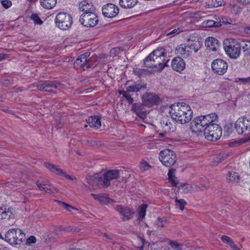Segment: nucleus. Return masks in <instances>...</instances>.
I'll return each mask as SVG.
<instances>
[{
	"label": "nucleus",
	"instance_id": "obj_55",
	"mask_svg": "<svg viewBox=\"0 0 250 250\" xmlns=\"http://www.w3.org/2000/svg\"><path fill=\"white\" fill-rule=\"evenodd\" d=\"M237 2L243 5L250 4V0H236Z\"/></svg>",
	"mask_w": 250,
	"mask_h": 250
},
{
	"label": "nucleus",
	"instance_id": "obj_44",
	"mask_svg": "<svg viewBox=\"0 0 250 250\" xmlns=\"http://www.w3.org/2000/svg\"><path fill=\"white\" fill-rule=\"evenodd\" d=\"M50 187V188H47L45 187L44 189H42V190L50 194L57 193L59 192V190L57 188L54 187L53 186L52 187Z\"/></svg>",
	"mask_w": 250,
	"mask_h": 250
},
{
	"label": "nucleus",
	"instance_id": "obj_25",
	"mask_svg": "<svg viewBox=\"0 0 250 250\" xmlns=\"http://www.w3.org/2000/svg\"><path fill=\"white\" fill-rule=\"evenodd\" d=\"M177 54L182 57L186 58L188 57L191 53L187 44H180L176 48Z\"/></svg>",
	"mask_w": 250,
	"mask_h": 250
},
{
	"label": "nucleus",
	"instance_id": "obj_58",
	"mask_svg": "<svg viewBox=\"0 0 250 250\" xmlns=\"http://www.w3.org/2000/svg\"><path fill=\"white\" fill-rule=\"evenodd\" d=\"M169 181L171 183L172 186L176 187L177 186L178 183L176 182V181L174 179V178H172V180H169Z\"/></svg>",
	"mask_w": 250,
	"mask_h": 250
},
{
	"label": "nucleus",
	"instance_id": "obj_54",
	"mask_svg": "<svg viewBox=\"0 0 250 250\" xmlns=\"http://www.w3.org/2000/svg\"><path fill=\"white\" fill-rule=\"evenodd\" d=\"M238 80L243 83H246L250 81V77L246 78H238Z\"/></svg>",
	"mask_w": 250,
	"mask_h": 250
},
{
	"label": "nucleus",
	"instance_id": "obj_46",
	"mask_svg": "<svg viewBox=\"0 0 250 250\" xmlns=\"http://www.w3.org/2000/svg\"><path fill=\"white\" fill-rule=\"evenodd\" d=\"M241 8L238 5H233L231 7V12L235 15H238L241 12Z\"/></svg>",
	"mask_w": 250,
	"mask_h": 250
},
{
	"label": "nucleus",
	"instance_id": "obj_62",
	"mask_svg": "<svg viewBox=\"0 0 250 250\" xmlns=\"http://www.w3.org/2000/svg\"><path fill=\"white\" fill-rule=\"evenodd\" d=\"M245 31L248 34L250 35V27L245 28Z\"/></svg>",
	"mask_w": 250,
	"mask_h": 250
},
{
	"label": "nucleus",
	"instance_id": "obj_59",
	"mask_svg": "<svg viewBox=\"0 0 250 250\" xmlns=\"http://www.w3.org/2000/svg\"><path fill=\"white\" fill-rule=\"evenodd\" d=\"M59 175H60L63 176H64L65 177H66V178H67V179H68L69 180H73V178H72V177L70 176L69 175L66 174L64 171H63V174H59Z\"/></svg>",
	"mask_w": 250,
	"mask_h": 250
},
{
	"label": "nucleus",
	"instance_id": "obj_15",
	"mask_svg": "<svg viewBox=\"0 0 250 250\" xmlns=\"http://www.w3.org/2000/svg\"><path fill=\"white\" fill-rule=\"evenodd\" d=\"M228 67L227 63L222 59L215 60L211 63L213 71L218 75L225 74L228 69Z\"/></svg>",
	"mask_w": 250,
	"mask_h": 250
},
{
	"label": "nucleus",
	"instance_id": "obj_38",
	"mask_svg": "<svg viewBox=\"0 0 250 250\" xmlns=\"http://www.w3.org/2000/svg\"><path fill=\"white\" fill-rule=\"evenodd\" d=\"M133 72L139 78H141L148 75L149 71L146 69L136 68L133 69Z\"/></svg>",
	"mask_w": 250,
	"mask_h": 250
},
{
	"label": "nucleus",
	"instance_id": "obj_47",
	"mask_svg": "<svg viewBox=\"0 0 250 250\" xmlns=\"http://www.w3.org/2000/svg\"><path fill=\"white\" fill-rule=\"evenodd\" d=\"M169 244L172 248H173L175 250H181V247L182 245L180 244L177 243L175 241H171L170 242Z\"/></svg>",
	"mask_w": 250,
	"mask_h": 250
},
{
	"label": "nucleus",
	"instance_id": "obj_10",
	"mask_svg": "<svg viewBox=\"0 0 250 250\" xmlns=\"http://www.w3.org/2000/svg\"><path fill=\"white\" fill-rule=\"evenodd\" d=\"M55 23L60 29L67 30L72 24V18L66 13H60L56 15Z\"/></svg>",
	"mask_w": 250,
	"mask_h": 250
},
{
	"label": "nucleus",
	"instance_id": "obj_9",
	"mask_svg": "<svg viewBox=\"0 0 250 250\" xmlns=\"http://www.w3.org/2000/svg\"><path fill=\"white\" fill-rule=\"evenodd\" d=\"M222 128L217 124L210 123L204 129V135L209 141H216L222 135Z\"/></svg>",
	"mask_w": 250,
	"mask_h": 250
},
{
	"label": "nucleus",
	"instance_id": "obj_28",
	"mask_svg": "<svg viewBox=\"0 0 250 250\" xmlns=\"http://www.w3.org/2000/svg\"><path fill=\"white\" fill-rule=\"evenodd\" d=\"M86 122L91 127H94L98 129L101 126L100 119L97 116L88 117V118L86 119Z\"/></svg>",
	"mask_w": 250,
	"mask_h": 250
},
{
	"label": "nucleus",
	"instance_id": "obj_40",
	"mask_svg": "<svg viewBox=\"0 0 250 250\" xmlns=\"http://www.w3.org/2000/svg\"><path fill=\"white\" fill-rule=\"evenodd\" d=\"M176 206L180 209L181 210H183L185 208V206L187 204V202L183 199H175Z\"/></svg>",
	"mask_w": 250,
	"mask_h": 250
},
{
	"label": "nucleus",
	"instance_id": "obj_57",
	"mask_svg": "<svg viewBox=\"0 0 250 250\" xmlns=\"http://www.w3.org/2000/svg\"><path fill=\"white\" fill-rule=\"evenodd\" d=\"M172 171H173V170L171 169H169V170H168V172L167 174L168 176V180H171V179L172 180V178H174L172 174Z\"/></svg>",
	"mask_w": 250,
	"mask_h": 250
},
{
	"label": "nucleus",
	"instance_id": "obj_27",
	"mask_svg": "<svg viewBox=\"0 0 250 250\" xmlns=\"http://www.w3.org/2000/svg\"><path fill=\"white\" fill-rule=\"evenodd\" d=\"M179 187H181L183 191L185 193L198 191V189L200 188L198 185L189 184H180Z\"/></svg>",
	"mask_w": 250,
	"mask_h": 250
},
{
	"label": "nucleus",
	"instance_id": "obj_13",
	"mask_svg": "<svg viewBox=\"0 0 250 250\" xmlns=\"http://www.w3.org/2000/svg\"><path fill=\"white\" fill-rule=\"evenodd\" d=\"M142 101L143 105L149 107L157 104L160 98L155 93L147 92L142 95Z\"/></svg>",
	"mask_w": 250,
	"mask_h": 250
},
{
	"label": "nucleus",
	"instance_id": "obj_24",
	"mask_svg": "<svg viewBox=\"0 0 250 250\" xmlns=\"http://www.w3.org/2000/svg\"><path fill=\"white\" fill-rule=\"evenodd\" d=\"M132 104L131 111L141 118L144 119L146 117V114L143 105L140 103H133Z\"/></svg>",
	"mask_w": 250,
	"mask_h": 250
},
{
	"label": "nucleus",
	"instance_id": "obj_48",
	"mask_svg": "<svg viewBox=\"0 0 250 250\" xmlns=\"http://www.w3.org/2000/svg\"><path fill=\"white\" fill-rule=\"evenodd\" d=\"M1 3L5 9H8L12 6V2L9 0H2Z\"/></svg>",
	"mask_w": 250,
	"mask_h": 250
},
{
	"label": "nucleus",
	"instance_id": "obj_41",
	"mask_svg": "<svg viewBox=\"0 0 250 250\" xmlns=\"http://www.w3.org/2000/svg\"><path fill=\"white\" fill-rule=\"evenodd\" d=\"M226 155L224 154H220L218 155L217 156H216L215 159L212 162V165H217L219 163L224 161L226 158Z\"/></svg>",
	"mask_w": 250,
	"mask_h": 250
},
{
	"label": "nucleus",
	"instance_id": "obj_14",
	"mask_svg": "<svg viewBox=\"0 0 250 250\" xmlns=\"http://www.w3.org/2000/svg\"><path fill=\"white\" fill-rule=\"evenodd\" d=\"M60 84L55 81H41L37 84V88L40 91L44 92H53L54 89H57Z\"/></svg>",
	"mask_w": 250,
	"mask_h": 250
},
{
	"label": "nucleus",
	"instance_id": "obj_29",
	"mask_svg": "<svg viewBox=\"0 0 250 250\" xmlns=\"http://www.w3.org/2000/svg\"><path fill=\"white\" fill-rule=\"evenodd\" d=\"M230 22L229 21H225L224 20L222 19V21H220L219 22L215 21L213 20H207L205 21L204 23L205 24L206 26L208 27H219L221 26L222 25L221 22L224 23L225 24H231V20H230Z\"/></svg>",
	"mask_w": 250,
	"mask_h": 250
},
{
	"label": "nucleus",
	"instance_id": "obj_21",
	"mask_svg": "<svg viewBox=\"0 0 250 250\" xmlns=\"http://www.w3.org/2000/svg\"><path fill=\"white\" fill-rule=\"evenodd\" d=\"M90 52H87L80 55L74 63V66L75 68L79 69L80 68L85 66L86 62L87 61V58L90 56Z\"/></svg>",
	"mask_w": 250,
	"mask_h": 250
},
{
	"label": "nucleus",
	"instance_id": "obj_23",
	"mask_svg": "<svg viewBox=\"0 0 250 250\" xmlns=\"http://www.w3.org/2000/svg\"><path fill=\"white\" fill-rule=\"evenodd\" d=\"M79 9L84 13L95 12V8L91 2L84 0L79 4Z\"/></svg>",
	"mask_w": 250,
	"mask_h": 250
},
{
	"label": "nucleus",
	"instance_id": "obj_12",
	"mask_svg": "<svg viewBox=\"0 0 250 250\" xmlns=\"http://www.w3.org/2000/svg\"><path fill=\"white\" fill-rule=\"evenodd\" d=\"M235 128L239 134H249L250 132V119L246 117L239 118L236 122Z\"/></svg>",
	"mask_w": 250,
	"mask_h": 250
},
{
	"label": "nucleus",
	"instance_id": "obj_6",
	"mask_svg": "<svg viewBox=\"0 0 250 250\" xmlns=\"http://www.w3.org/2000/svg\"><path fill=\"white\" fill-rule=\"evenodd\" d=\"M23 231L18 229H9L5 234L4 240L11 245H20L24 239Z\"/></svg>",
	"mask_w": 250,
	"mask_h": 250
},
{
	"label": "nucleus",
	"instance_id": "obj_34",
	"mask_svg": "<svg viewBox=\"0 0 250 250\" xmlns=\"http://www.w3.org/2000/svg\"><path fill=\"white\" fill-rule=\"evenodd\" d=\"M44 166L49 169L51 172L56 173L59 175L63 173V171L62 169L57 168L54 165L47 162H44Z\"/></svg>",
	"mask_w": 250,
	"mask_h": 250
},
{
	"label": "nucleus",
	"instance_id": "obj_61",
	"mask_svg": "<svg viewBox=\"0 0 250 250\" xmlns=\"http://www.w3.org/2000/svg\"><path fill=\"white\" fill-rule=\"evenodd\" d=\"M6 55L3 53L0 54V61L4 60L5 58Z\"/></svg>",
	"mask_w": 250,
	"mask_h": 250
},
{
	"label": "nucleus",
	"instance_id": "obj_50",
	"mask_svg": "<svg viewBox=\"0 0 250 250\" xmlns=\"http://www.w3.org/2000/svg\"><path fill=\"white\" fill-rule=\"evenodd\" d=\"M200 188L198 189V191L199 190H204L208 189L209 187V184L208 182L206 183L205 184H202L200 186H198Z\"/></svg>",
	"mask_w": 250,
	"mask_h": 250
},
{
	"label": "nucleus",
	"instance_id": "obj_33",
	"mask_svg": "<svg viewBox=\"0 0 250 250\" xmlns=\"http://www.w3.org/2000/svg\"><path fill=\"white\" fill-rule=\"evenodd\" d=\"M41 5L44 8H53L57 3V0H40Z\"/></svg>",
	"mask_w": 250,
	"mask_h": 250
},
{
	"label": "nucleus",
	"instance_id": "obj_18",
	"mask_svg": "<svg viewBox=\"0 0 250 250\" xmlns=\"http://www.w3.org/2000/svg\"><path fill=\"white\" fill-rule=\"evenodd\" d=\"M14 209L13 208L2 206L0 208V219L9 220L10 218L14 217Z\"/></svg>",
	"mask_w": 250,
	"mask_h": 250
},
{
	"label": "nucleus",
	"instance_id": "obj_17",
	"mask_svg": "<svg viewBox=\"0 0 250 250\" xmlns=\"http://www.w3.org/2000/svg\"><path fill=\"white\" fill-rule=\"evenodd\" d=\"M115 209L122 216V220L124 221L128 220L132 218L134 213V211L130 208L124 207L121 205H117Z\"/></svg>",
	"mask_w": 250,
	"mask_h": 250
},
{
	"label": "nucleus",
	"instance_id": "obj_45",
	"mask_svg": "<svg viewBox=\"0 0 250 250\" xmlns=\"http://www.w3.org/2000/svg\"><path fill=\"white\" fill-rule=\"evenodd\" d=\"M150 167V166L145 161L142 162L140 163V168L143 171L148 170Z\"/></svg>",
	"mask_w": 250,
	"mask_h": 250
},
{
	"label": "nucleus",
	"instance_id": "obj_42",
	"mask_svg": "<svg viewBox=\"0 0 250 250\" xmlns=\"http://www.w3.org/2000/svg\"><path fill=\"white\" fill-rule=\"evenodd\" d=\"M239 45H241L240 48L242 47L243 49L244 52L250 48V41H243Z\"/></svg>",
	"mask_w": 250,
	"mask_h": 250
},
{
	"label": "nucleus",
	"instance_id": "obj_60",
	"mask_svg": "<svg viewBox=\"0 0 250 250\" xmlns=\"http://www.w3.org/2000/svg\"><path fill=\"white\" fill-rule=\"evenodd\" d=\"M224 1H218L217 2V3H214V5H213V6L214 7H218V6H221L222 5L224 4Z\"/></svg>",
	"mask_w": 250,
	"mask_h": 250
},
{
	"label": "nucleus",
	"instance_id": "obj_37",
	"mask_svg": "<svg viewBox=\"0 0 250 250\" xmlns=\"http://www.w3.org/2000/svg\"><path fill=\"white\" fill-rule=\"evenodd\" d=\"M98 60L95 57H91L87 58V61L86 62L85 67L86 68H94L98 64Z\"/></svg>",
	"mask_w": 250,
	"mask_h": 250
},
{
	"label": "nucleus",
	"instance_id": "obj_26",
	"mask_svg": "<svg viewBox=\"0 0 250 250\" xmlns=\"http://www.w3.org/2000/svg\"><path fill=\"white\" fill-rule=\"evenodd\" d=\"M161 124L165 132H173L175 129L174 125L167 118H164L161 121Z\"/></svg>",
	"mask_w": 250,
	"mask_h": 250
},
{
	"label": "nucleus",
	"instance_id": "obj_39",
	"mask_svg": "<svg viewBox=\"0 0 250 250\" xmlns=\"http://www.w3.org/2000/svg\"><path fill=\"white\" fill-rule=\"evenodd\" d=\"M221 239L223 242L228 244L233 250L237 247L232 240L226 235L222 236Z\"/></svg>",
	"mask_w": 250,
	"mask_h": 250
},
{
	"label": "nucleus",
	"instance_id": "obj_1",
	"mask_svg": "<svg viewBox=\"0 0 250 250\" xmlns=\"http://www.w3.org/2000/svg\"><path fill=\"white\" fill-rule=\"evenodd\" d=\"M168 112L171 118L181 124L188 123L192 117L193 112L190 107L184 103L172 104Z\"/></svg>",
	"mask_w": 250,
	"mask_h": 250
},
{
	"label": "nucleus",
	"instance_id": "obj_52",
	"mask_svg": "<svg viewBox=\"0 0 250 250\" xmlns=\"http://www.w3.org/2000/svg\"><path fill=\"white\" fill-rule=\"evenodd\" d=\"M36 242V238L34 236H31L27 239V243L29 244L35 243Z\"/></svg>",
	"mask_w": 250,
	"mask_h": 250
},
{
	"label": "nucleus",
	"instance_id": "obj_56",
	"mask_svg": "<svg viewBox=\"0 0 250 250\" xmlns=\"http://www.w3.org/2000/svg\"><path fill=\"white\" fill-rule=\"evenodd\" d=\"M139 240L140 241L141 243V245L140 246H138V248L139 249V250H143L144 245V239L139 237Z\"/></svg>",
	"mask_w": 250,
	"mask_h": 250
},
{
	"label": "nucleus",
	"instance_id": "obj_32",
	"mask_svg": "<svg viewBox=\"0 0 250 250\" xmlns=\"http://www.w3.org/2000/svg\"><path fill=\"white\" fill-rule=\"evenodd\" d=\"M227 179L231 183H237L240 181V176L238 173L231 171L227 174Z\"/></svg>",
	"mask_w": 250,
	"mask_h": 250
},
{
	"label": "nucleus",
	"instance_id": "obj_11",
	"mask_svg": "<svg viewBox=\"0 0 250 250\" xmlns=\"http://www.w3.org/2000/svg\"><path fill=\"white\" fill-rule=\"evenodd\" d=\"M80 22L84 26L94 27L98 22V17L95 12L83 13L80 17Z\"/></svg>",
	"mask_w": 250,
	"mask_h": 250
},
{
	"label": "nucleus",
	"instance_id": "obj_30",
	"mask_svg": "<svg viewBox=\"0 0 250 250\" xmlns=\"http://www.w3.org/2000/svg\"><path fill=\"white\" fill-rule=\"evenodd\" d=\"M187 45L188 47L189 50L191 52L193 51L195 53H196L201 48L202 46V44L198 41H189Z\"/></svg>",
	"mask_w": 250,
	"mask_h": 250
},
{
	"label": "nucleus",
	"instance_id": "obj_35",
	"mask_svg": "<svg viewBox=\"0 0 250 250\" xmlns=\"http://www.w3.org/2000/svg\"><path fill=\"white\" fill-rule=\"evenodd\" d=\"M147 207V205L146 204H144L140 206L139 207L138 209V219L140 220H142L145 215H146V209Z\"/></svg>",
	"mask_w": 250,
	"mask_h": 250
},
{
	"label": "nucleus",
	"instance_id": "obj_22",
	"mask_svg": "<svg viewBox=\"0 0 250 250\" xmlns=\"http://www.w3.org/2000/svg\"><path fill=\"white\" fill-rule=\"evenodd\" d=\"M205 45L209 50L216 51L220 46V42L218 40L213 37H208L206 40Z\"/></svg>",
	"mask_w": 250,
	"mask_h": 250
},
{
	"label": "nucleus",
	"instance_id": "obj_63",
	"mask_svg": "<svg viewBox=\"0 0 250 250\" xmlns=\"http://www.w3.org/2000/svg\"><path fill=\"white\" fill-rule=\"evenodd\" d=\"M245 55L248 56L250 58V48L247 50L246 51L244 52Z\"/></svg>",
	"mask_w": 250,
	"mask_h": 250
},
{
	"label": "nucleus",
	"instance_id": "obj_20",
	"mask_svg": "<svg viewBox=\"0 0 250 250\" xmlns=\"http://www.w3.org/2000/svg\"><path fill=\"white\" fill-rule=\"evenodd\" d=\"M185 66L186 63L181 57H176L171 62V67L173 69L179 72L183 71L185 68Z\"/></svg>",
	"mask_w": 250,
	"mask_h": 250
},
{
	"label": "nucleus",
	"instance_id": "obj_4",
	"mask_svg": "<svg viewBox=\"0 0 250 250\" xmlns=\"http://www.w3.org/2000/svg\"><path fill=\"white\" fill-rule=\"evenodd\" d=\"M119 170L117 169L110 170L104 174L96 173L91 178L93 183L105 187H108L110 184V181L116 179L119 176Z\"/></svg>",
	"mask_w": 250,
	"mask_h": 250
},
{
	"label": "nucleus",
	"instance_id": "obj_7",
	"mask_svg": "<svg viewBox=\"0 0 250 250\" xmlns=\"http://www.w3.org/2000/svg\"><path fill=\"white\" fill-rule=\"evenodd\" d=\"M239 43L233 39L226 40L224 42V48L227 54L232 59H236L240 54Z\"/></svg>",
	"mask_w": 250,
	"mask_h": 250
},
{
	"label": "nucleus",
	"instance_id": "obj_8",
	"mask_svg": "<svg viewBox=\"0 0 250 250\" xmlns=\"http://www.w3.org/2000/svg\"><path fill=\"white\" fill-rule=\"evenodd\" d=\"M159 159L162 164L167 167L173 166L177 161L175 153L169 149H165L161 151L159 154Z\"/></svg>",
	"mask_w": 250,
	"mask_h": 250
},
{
	"label": "nucleus",
	"instance_id": "obj_64",
	"mask_svg": "<svg viewBox=\"0 0 250 250\" xmlns=\"http://www.w3.org/2000/svg\"><path fill=\"white\" fill-rule=\"evenodd\" d=\"M166 132H165V133H160L159 135L161 137H164L165 136V135L166 134Z\"/></svg>",
	"mask_w": 250,
	"mask_h": 250
},
{
	"label": "nucleus",
	"instance_id": "obj_5",
	"mask_svg": "<svg viewBox=\"0 0 250 250\" xmlns=\"http://www.w3.org/2000/svg\"><path fill=\"white\" fill-rule=\"evenodd\" d=\"M147 88L146 84L141 81L133 83L131 85L127 86L125 90H119L120 95H122L126 99L129 104H133L134 100L130 94V92L137 93L141 90H144Z\"/></svg>",
	"mask_w": 250,
	"mask_h": 250
},
{
	"label": "nucleus",
	"instance_id": "obj_36",
	"mask_svg": "<svg viewBox=\"0 0 250 250\" xmlns=\"http://www.w3.org/2000/svg\"><path fill=\"white\" fill-rule=\"evenodd\" d=\"M36 185L39 189L42 191L44 189L45 186H48L49 187H52V185L50 184L47 180L45 179H39L36 182Z\"/></svg>",
	"mask_w": 250,
	"mask_h": 250
},
{
	"label": "nucleus",
	"instance_id": "obj_19",
	"mask_svg": "<svg viewBox=\"0 0 250 250\" xmlns=\"http://www.w3.org/2000/svg\"><path fill=\"white\" fill-rule=\"evenodd\" d=\"M90 195L95 200H97L102 205H107L110 203L115 202V201L110 198L106 194L100 193L96 194L91 193Z\"/></svg>",
	"mask_w": 250,
	"mask_h": 250
},
{
	"label": "nucleus",
	"instance_id": "obj_51",
	"mask_svg": "<svg viewBox=\"0 0 250 250\" xmlns=\"http://www.w3.org/2000/svg\"><path fill=\"white\" fill-rule=\"evenodd\" d=\"M59 203H60L61 205H62L64 207V208L68 210V211H70V208H73L70 205H69L68 204L64 203V202H61V201H58Z\"/></svg>",
	"mask_w": 250,
	"mask_h": 250
},
{
	"label": "nucleus",
	"instance_id": "obj_2",
	"mask_svg": "<svg viewBox=\"0 0 250 250\" xmlns=\"http://www.w3.org/2000/svg\"><path fill=\"white\" fill-rule=\"evenodd\" d=\"M165 49L163 48H157L152 52L144 60V64L146 67L156 68V70L161 71L167 66L168 60L166 59Z\"/></svg>",
	"mask_w": 250,
	"mask_h": 250
},
{
	"label": "nucleus",
	"instance_id": "obj_53",
	"mask_svg": "<svg viewBox=\"0 0 250 250\" xmlns=\"http://www.w3.org/2000/svg\"><path fill=\"white\" fill-rule=\"evenodd\" d=\"M157 221V225L159 227H164L165 226V222L164 221L163 219L158 217Z\"/></svg>",
	"mask_w": 250,
	"mask_h": 250
},
{
	"label": "nucleus",
	"instance_id": "obj_3",
	"mask_svg": "<svg viewBox=\"0 0 250 250\" xmlns=\"http://www.w3.org/2000/svg\"><path fill=\"white\" fill-rule=\"evenodd\" d=\"M217 118V115L214 113L197 117L191 122V129L195 133L204 131L206 127L216 121Z\"/></svg>",
	"mask_w": 250,
	"mask_h": 250
},
{
	"label": "nucleus",
	"instance_id": "obj_43",
	"mask_svg": "<svg viewBox=\"0 0 250 250\" xmlns=\"http://www.w3.org/2000/svg\"><path fill=\"white\" fill-rule=\"evenodd\" d=\"M30 18L32 20L34 21V23L36 24H41L42 23V21L40 19L39 16L36 14L33 13L31 15Z\"/></svg>",
	"mask_w": 250,
	"mask_h": 250
},
{
	"label": "nucleus",
	"instance_id": "obj_16",
	"mask_svg": "<svg viewBox=\"0 0 250 250\" xmlns=\"http://www.w3.org/2000/svg\"><path fill=\"white\" fill-rule=\"evenodd\" d=\"M119 8L112 3H108L104 5L102 8L103 15L107 18H113L119 13Z\"/></svg>",
	"mask_w": 250,
	"mask_h": 250
},
{
	"label": "nucleus",
	"instance_id": "obj_31",
	"mask_svg": "<svg viewBox=\"0 0 250 250\" xmlns=\"http://www.w3.org/2000/svg\"><path fill=\"white\" fill-rule=\"evenodd\" d=\"M137 0H120V5L124 8H131L137 4Z\"/></svg>",
	"mask_w": 250,
	"mask_h": 250
},
{
	"label": "nucleus",
	"instance_id": "obj_49",
	"mask_svg": "<svg viewBox=\"0 0 250 250\" xmlns=\"http://www.w3.org/2000/svg\"><path fill=\"white\" fill-rule=\"evenodd\" d=\"M182 32V30L180 29V28L178 27L177 28H175L171 30V31L168 32L167 33V36L168 35H172V36H175L176 34H178L180 33V32Z\"/></svg>",
	"mask_w": 250,
	"mask_h": 250
}]
</instances>
